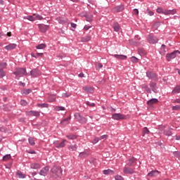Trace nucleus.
<instances>
[{"label": "nucleus", "instance_id": "obj_1", "mask_svg": "<svg viewBox=\"0 0 180 180\" xmlns=\"http://www.w3.org/2000/svg\"><path fill=\"white\" fill-rule=\"evenodd\" d=\"M13 74L15 75L16 79H19V78H20V77H23V75L27 77V71L25 68H17L16 71L13 72Z\"/></svg>", "mask_w": 180, "mask_h": 180}, {"label": "nucleus", "instance_id": "obj_2", "mask_svg": "<svg viewBox=\"0 0 180 180\" xmlns=\"http://www.w3.org/2000/svg\"><path fill=\"white\" fill-rule=\"evenodd\" d=\"M74 117H75V119L82 124H85V123L88 122V120L84 116L81 115V113L79 112H75L74 114Z\"/></svg>", "mask_w": 180, "mask_h": 180}, {"label": "nucleus", "instance_id": "obj_3", "mask_svg": "<svg viewBox=\"0 0 180 180\" xmlns=\"http://www.w3.org/2000/svg\"><path fill=\"white\" fill-rule=\"evenodd\" d=\"M111 118L113 119V120H118V121L126 120L129 119V117H127V115L122 113H114L112 115Z\"/></svg>", "mask_w": 180, "mask_h": 180}, {"label": "nucleus", "instance_id": "obj_4", "mask_svg": "<svg viewBox=\"0 0 180 180\" xmlns=\"http://www.w3.org/2000/svg\"><path fill=\"white\" fill-rule=\"evenodd\" d=\"M146 40L149 44H156L158 43L159 40L158 38L153 34H149L146 38Z\"/></svg>", "mask_w": 180, "mask_h": 180}, {"label": "nucleus", "instance_id": "obj_5", "mask_svg": "<svg viewBox=\"0 0 180 180\" xmlns=\"http://www.w3.org/2000/svg\"><path fill=\"white\" fill-rule=\"evenodd\" d=\"M52 174L56 175V176H61L63 175V169L60 166H53L51 169Z\"/></svg>", "mask_w": 180, "mask_h": 180}, {"label": "nucleus", "instance_id": "obj_6", "mask_svg": "<svg viewBox=\"0 0 180 180\" xmlns=\"http://www.w3.org/2000/svg\"><path fill=\"white\" fill-rule=\"evenodd\" d=\"M178 54H180V51L178 50H176L172 53H167L166 54V60L167 61H171V60H174V58H176V56H178Z\"/></svg>", "mask_w": 180, "mask_h": 180}, {"label": "nucleus", "instance_id": "obj_7", "mask_svg": "<svg viewBox=\"0 0 180 180\" xmlns=\"http://www.w3.org/2000/svg\"><path fill=\"white\" fill-rule=\"evenodd\" d=\"M146 77L149 79H152V81H158V75H157V73H155L153 71H147Z\"/></svg>", "mask_w": 180, "mask_h": 180}, {"label": "nucleus", "instance_id": "obj_8", "mask_svg": "<svg viewBox=\"0 0 180 180\" xmlns=\"http://www.w3.org/2000/svg\"><path fill=\"white\" fill-rule=\"evenodd\" d=\"M123 11H124V4L118 5L112 8V12L113 13H119L120 12H123Z\"/></svg>", "mask_w": 180, "mask_h": 180}, {"label": "nucleus", "instance_id": "obj_9", "mask_svg": "<svg viewBox=\"0 0 180 180\" xmlns=\"http://www.w3.org/2000/svg\"><path fill=\"white\" fill-rule=\"evenodd\" d=\"M30 75L33 78H37V77H40L41 75V72L37 68H34L30 72Z\"/></svg>", "mask_w": 180, "mask_h": 180}, {"label": "nucleus", "instance_id": "obj_10", "mask_svg": "<svg viewBox=\"0 0 180 180\" xmlns=\"http://www.w3.org/2000/svg\"><path fill=\"white\" fill-rule=\"evenodd\" d=\"M49 171H50V167L46 166L39 171V174L41 176H46V175L49 174Z\"/></svg>", "mask_w": 180, "mask_h": 180}, {"label": "nucleus", "instance_id": "obj_11", "mask_svg": "<svg viewBox=\"0 0 180 180\" xmlns=\"http://www.w3.org/2000/svg\"><path fill=\"white\" fill-rule=\"evenodd\" d=\"M27 116H30V117H32V116H34L35 117H40V112L36 111V110H30L26 112Z\"/></svg>", "mask_w": 180, "mask_h": 180}, {"label": "nucleus", "instance_id": "obj_12", "mask_svg": "<svg viewBox=\"0 0 180 180\" xmlns=\"http://www.w3.org/2000/svg\"><path fill=\"white\" fill-rule=\"evenodd\" d=\"M124 174L133 175V174H136V171H134V168L124 167L123 169Z\"/></svg>", "mask_w": 180, "mask_h": 180}, {"label": "nucleus", "instance_id": "obj_13", "mask_svg": "<svg viewBox=\"0 0 180 180\" xmlns=\"http://www.w3.org/2000/svg\"><path fill=\"white\" fill-rule=\"evenodd\" d=\"M65 143H68L67 140L63 139L60 143L55 142V147L56 148H64L65 147Z\"/></svg>", "mask_w": 180, "mask_h": 180}, {"label": "nucleus", "instance_id": "obj_14", "mask_svg": "<svg viewBox=\"0 0 180 180\" xmlns=\"http://www.w3.org/2000/svg\"><path fill=\"white\" fill-rule=\"evenodd\" d=\"M40 32L42 33H46L49 30V25L41 24L38 26Z\"/></svg>", "mask_w": 180, "mask_h": 180}, {"label": "nucleus", "instance_id": "obj_15", "mask_svg": "<svg viewBox=\"0 0 180 180\" xmlns=\"http://www.w3.org/2000/svg\"><path fill=\"white\" fill-rule=\"evenodd\" d=\"M70 120H71V115H70L68 117L65 118L62 121H60V124H62V126H67V124H70Z\"/></svg>", "mask_w": 180, "mask_h": 180}, {"label": "nucleus", "instance_id": "obj_16", "mask_svg": "<svg viewBox=\"0 0 180 180\" xmlns=\"http://www.w3.org/2000/svg\"><path fill=\"white\" fill-rule=\"evenodd\" d=\"M160 175V172L158 170H152L148 173V176L153 178V176H158Z\"/></svg>", "mask_w": 180, "mask_h": 180}, {"label": "nucleus", "instance_id": "obj_17", "mask_svg": "<svg viewBox=\"0 0 180 180\" xmlns=\"http://www.w3.org/2000/svg\"><path fill=\"white\" fill-rule=\"evenodd\" d=\"M56 20H57L60 25H65L67 18H65L64 17H58L56 18Z\"/></svg>", "mask_w": 180, "mask_h": 180}, {"label": "nucleus", "instance_id": "obj_18", "mask_svg": "<svg viewBox=\"0 0 180 180\" xmlns=\"http://www.w3.org/2000/svg\"><path fill=\"white\" fill-rule=\"evenodd\" d=\"M136 161L137 159L134 157H132L128 160L127 165H128V167H133V164H134Z\"/></svg>", "mask_w": 180, "mask_h": 180}, {"label": "nucleus", "instance_id": "obj_19", "mask_svg": "<svg viewBox=\"0 0 180 180\" xmlns=\"http://www.w3.org/2000/svg\"><path fill=\"white\" fill-rule=\"evenodd\" d=\"M146 103L148 106H153L155 103H158V100L157 98H151Z\"/></svg>", "mask_w": 180, "mask_h": 180}, {"label": "nucleus", "instance_id": "obj_20", "mask_svg": "<svg viewBox=\"0 0 180 180\" xmlns=\"http://www.w3.org/2000/svg\"><path fill=\"white\" fill-rule=\"evenodd\" d=\"M112 29L114 32H119L120 30V25L117 22H114L112 24Z\"/></svg>", "mask_w": 180, "mask_h": 180}, {"label": "nucleus", "instance_id": "obj_21", "mask_svg": "<svg viewBox=\"0 0 180 180\" xmlns=\"http://www.w3.org/2000/svg\"><path fill=\"white\" fill-rule=\"evenodd\" d=\"M16 44H10L4 47L7 51H9L11 50H14V49H16Z\"/></svg>", "mask_w": 180, "mask_h": 180}, {"label": "nucleus", "instance_id": "obj_22", "mask_svg": "<svg viewBox=\"0 0 180 180\" xmlns=\"http://www.w3.org/2000/svg\"><path fill=\"white\" fill-rule=\"evenodd\" d=\"M175 13H176V9L165 10V16H168L169 15H175Z\"/></svg>", "mask_w": 180, "mask_h": 180}, {"label": "nucleus", "instance_id": "obj_23", "mask_svg": "<svg viewBox=\"0 0 180 180\" xmlns=\"http://www.w3.org/2000/svg\"><path fill=\"white\" fill-rule=\"evenodd\" d=\"M30 168L32 169H40L41 168V165L39 163H31Z\"/></svg>", "mask_w": 180, "mask_h": 180}, {"label": "nucleus", "instance_id": "obj_24", "mask_svg": "<svg viewBox=\"0 0 180 180\" xmlns=\"http://www.w3.org/2000/svg\"><path fill=\"white\" fill-rule=\"evenodd\" d=\"M180 93V85L176 86L172 91V95H176Z\"/></svg>", "mask_w": 180, "mask_h": 180}, {"label": "nucleus", "instance_id": "obj_25", "mask_svg": "<svg viewBox=\"0 0 180 180\" xmlns=\"http://www.w3.org/2000/svg\"><path fill=\"white\" fill-rule=\"evenodd\" d=\"M113 57H115V58H117V60H127V56L125 55L115 54V55H113Z\"/></svg>", "mask_w": 180, "mask_h": 180}, {"label": "nucleus", "instance_id": "obj_26", "mask_svg": "<svg viewBox=\"0 0 180 180\" xmlns=\"http://www.w3.org/2000/svg\"><path fill=\"white\" fill-rule=\"evenodd\" d=\"M83 91H85L87 94H92L94 92V89L91 86H83Z\"/></svg>", "mask_w": 180, "mask_h": 180}, {"label": "nucleus", "instance_id": "obj_27", "mask_svg": "<svg viewBox=\"0 0 180 180\" xmlns=\"http://www.w3.org/2000/svg\"><path fill=\"white\" fill-rule=\"evenodd\" d=\"M66 137L68 138V140H77V139H78V136L73 134H69L66 135Z\"/></svg>", "mask_w": 180, "mask_h": 180}, {"label": "nucleus", "instance_id": "obj_28", "mask_svg": "<svg viewBox=\"0 0 180 180\" xmlns=\"http://www.w3.org/2000/svg\"><path fill=\"white\" fill-rule=\"evenodd\" d=\"M88 155H89V152L86 150L84 152H80L79 154V157H80V158H86Z\"/></svg>", "mask_w": 180, "mask_h": 180}, {"label": "nucleus", "instance_id": "obj_29", "mask_svg": "<svg viewBox=\"0 0 180 180\" xmlns=\"http://www.w3.org/2000/svg\"><path fill=\"white\" fill-rule=\"evenodd\" d=\"M150 88H152V91L155 92V94H157L156 88H157V83L154 82H150L149 84Z\"/></svg>", "mask_w": 180, "mask_h": 180}, {"label": "nucleus", "instance_id": "obj_30", "mask_svg": "<svg viewBox=\"0 0 180 180\" xmlns=\"http://www.w3.org/2000/svg\"><path fill=\"white\" fill-rule=\"evenodd\" d=\"M84 17L86 18V20L87 22H92V20H94V15L91 13L84 15Z\"/></svg>", "mask_w": 180, "mask_h": 180}, {"label": "nucleus", "instance_id": "obj_31", "mask_svg": "<svg viewBox=\"0 0 180 180\" xmlns=\"http://www.w3.org/2000/svg\"><path fill=\"white\" fill-rule=\"evenodd\" d=\"M129 43L131 46H140V42L139 41H136V39H129Z\"/></svg>", "mask_w": 180, "mask_h": 180}, {"label": "nucleus", "instance_id": "obj_32", "mask_svg": "<svg viewBox=\"0 0 180 180\" xmlns=\"http://www.w3.org/2000/svg\"><path fill=\"white\" fill-rule=\"evenodd\" d=\"M78 148V146H77L76 143L70 145L68 146V150L69 151H77V149Z\"/></svg>", "mask_w": 180, "mask_h": 180}, {"label": "nucleus", "instance_id": "obj_33", "mask_svg": "<svg viewBox=\"0 0 180 180\" xmlns=\"http://www.w3.org/2000/svg\"><path fill=\"white\" fill-rule=\"evenodd\" d=\"M91 36L86 35L81 38V41H82V43H86V41H91Z\"/></svg>", "mask_w": 180, "mask_h": 180}, {"label": "nucleus", "instance_id": "obj_34", "mask_svg": "<svg viewBox=\"0 0 180 180\" xmlns=\"http://www.w3.org/2000/svg\"><path fill=\"white\" fill-rule=\"evenodd\" d=\"M163 134L165 136H172V131H171V128H168L167 129H165L163 131Z\"/></svg>", "mask_w": 180, "mask_h": 180}, {"label": "nucleus", "instance_id": "obj_35", "mask_svg": "<svg viewBox=\"0 0 180 180\" xmlns=\"http://www.w3.org/2000/svg\"><path fill=\"white\" fill-rule=\"evenodd\" d=\"M16 175L20 179H25V178H26V175L25 174H23V172H22L20 171L17 172H16Z\"/></svg>", "mask_w": 180, "mask_h": 180}, {"label": "nucleus", "instance_id": "obj_36", "mask_svg": "<svg viewBox=\"0 0 180 180\" xmlns=\"http://www.w3.org/2000/svg\"><path fill=\"white\" fill-rule=\"evenodd\" d=\"M113 173H114V171L110 169H105L103 171V174L104 175H112Z\"/></svg>", "mask_w": 180, "mask_h": 180}, {"label": "nucleus", "instance_id": "obj_37", "mask_svg": "<svg viewBox=\"0 0 180 180\" xmlns=\"http://www.w3.org/2000/svg\"><path fill=\"white\" fill-rule=\"evenodd\" d=\"M23 19H27V20H30V22H34V20H36V18L33 17V15L24 16Z\"/></svg>", "mask_w": 180, "mask_h": 180}, {"label": "nucleus", "instance_id": "obj_38", "mask_svg": "<svg viewBox=\"0 0 180 180\" xmlns=\"http://www.w3.org/2000/svg\"><path fill=\"white\" fill-rule=\"evenodd\" d=\"M54 110L56 112H60V110H65V107L61 106V105H57L54 108Z\"/></svg>", "mask_w": 180, "mask_h": 180}, {"label": "nucleus", "instance_id": "obj_39", "mask_svg": "<svg viewBox=\"0 0 180 180\" xmlns=\"http://www.w3.org/2000/svg\"><path fill=\"white\" fill-rule=\"evenodd\" d=\"M56 96H53V95H49L48 96V102H49L50 103H53V102H56Z\"/></svg>", "mask_w": 180, "mask_h": 180}, {"label": "nucleus", "instance_id": "obj_40", "mask_svg": "<svg viewBox=\"0 0 180 180\" xmlns=\"http://www.w3.org/2000/svg\"><path fill=\"white\" fill-rule=\"evenodd\" d=\"M46 47H47V46L45 44H40L37 45L35 49H37V50H43L44 49H46Z\"/></svg>", "mask_w": 180, "mask_h": 180}, {"label": "nucleus", "instance_id": "obj_41", "mask_svg": "<svg viewBox=\"0 0 180 180\" xmlns=\"http://www.w3.org/2000/svg\"><path fill=\"white\" fill-rule=\"evenodd\" d=\"M37 106L38 108H41V109H43L44 108H49V104L46 103H37Z\"/></svg>", "mask_w": 180, "mask_h": 180}, {"label": "nucleus", "instance_id": "obj_42", "mask_svg": "<svg viewBox=\"0 0 180 180\" xmlns=\"http://www.w3.org/2000/svg\"><path fill=\"white\" fill-rule=\"evenodd\" d=\"M156 12H157V13H162V15H165V10L164 8H162V7H158L156 9Z\"/></svg>", "mask_w": 180, "mask_h": 180}, {"label": "nucleus", "instance_id": "obj_43", "mask_svg": "<svg viewBox=\"0 0 180 180\" xmlns=\"http://www.w3.org/2000/svg\"><path fill=\"white\" fill-rule=\"evenodd\" d=\"M28 143L30 144V146H34L36 144V142H34V138L30 137L28 139Z\"/></svg>", "mask_w": 180, "mask_h": 180}, {"label": "nucleus", "instance_id": "obj_44", "mask_svg": "<svg viewBox=\"0 0 180 180\" xmlns=\"http://www.w3.org/2000/svg\"><path fill=\"white\" fill-rule=\"evenodd\" d=\"M143 88L144 90L146 91V92H147L148 94H151V89H150V87H148V85H147V84H143Z\"/></svg>", "mask_w": 180, "mask_h": 180}, {"label": "nucleus", "instance_id": "obj_45", "mask_svg": "<svg viewBox=\"0 0 180 180\" xmlns=\"http://www.w3.org/2000/svg\"><path fill=\"white\" fill-rule=\"evenodd\" d=\"M138 53L141 56H146V50H144V49H142V48L138 49Z\"/></svg>", "mask_w": 180, "mask_h": 180}, {"label": "nucleus", "instance_id": "obj_46", "mask_svg": "<svg viewBox=\"0 0 180 180\" xmlns=\"http://www.w3.org/2000/svg\"><path fill=\"white\" fill-rule=\"evenodd\" d=\"M146 134H150V130H148V128L147 127H144L143 129V137H144V136H146Z\"/></svg>", "mask_w": 180, "mask_h": 180}, {"label": "nucleus", "instance_id": "obj_47", "mask_svg": "<svg viewBox=\"0 0 180 180\" xmlns=\"http://www.w3.org/2000/svg\"><path fill=\"white\" fill-rule=\"evenodd\" d=\"M7 66H8V63H6V62H4V63L1 62L0 63L1 70H4V68H6Z\"/></svg>", "mask_w": 180, "mask_h": 180}, {"label": "nucleus", "instance_id": "obj_48", "mask_svg": "<svg viewBox=\"0 0 180 180\" xmlns=\"http://www.w3.org/2000/svg\"><path fill=\"white\" fill-rule=\"evenodd\" d=\"M11 154H7L3 157V161H8V160H11Z\"/></svg>", "mask_w": 180, "mask_h": 180}, {"label": "nucleus", "instance_id": "obj_49", "mask_svg": "<svg viewBox=\"0 0 180 180\" xmlns=\"http://www.w3.org/2000/svg\"><path fill=\"white\" fill-rule=\"evenodd\" d=\"M34 16H35V20H43V16L39 14H34Z\"/></svg>", "mask_w": 180, "mask_h": 180}, {"label": "nucleus", "instance_id": "obj_50", "mask_svg": "<svg viewBox=\"0 0 180 180\" xmlns=\"http://www.w3.org/2000/svg\"><path fill=\"white\" fill-rule=\"evenodd\" d=\"M6 72L4 71V69H0V78H4V77H6Z\"/></svg>", "mask_w": 180, "mask_h": 180}, {"label": "nucleus", "instance_id": "obj_51", "mask_svg": "<svg viewBox=\"0 0 180 180\" xmlns=\"http://www.w3.org/2000/svg\"><path fill=\"white\" fill-rule=\"evenodd\" d=\"M166 47L167 46H165V44H162L160 50H161V52L162 53V54H165V53H166V51H165Z\"/></svg>", "mask_w": 180, "mask_h": 180}, {"label": "nucleus", "instance_id": "obj_52", "mask_svg": "<svg viewBox=\"0 0 180 180\" xmlns=\"http://www.w3.org/2000/svg\"><path fill=\"white\" fill-rule=\"evenodd\" d=\"M172 110H180V105H176L172 106Z\"/></svg>", "mask_w": 180, "mask_h": 180}, {"label": "nucleus", "instance_id": "obj_53", "mask_svg": "<svg viewBox=\"0 0 180 180\" xmlns=\"http://www.w3.org/2000/svg\"><path fill=\"white\" fill-rule=\"evenodd\" d=\"M23 94H25V95H29V94H32V89H26L24 90Z\"/></svg>", "mask_w": 180, "mask_h": 180}, {"label": "nucleus", "instance_id": "obj_54", "mask_svg": "<svg viewBox=\"0 0 180 180\" xmlns=\"http://www.w3.org/2000/svg\"><path fill=\"white\" fill-rule=\"evenodd\" d=\"M70 96H71V94L70 93H63L62 94V98H70Z\"/></svg>", "mask_w": 180, "mask_h": 180}, {"label": "nucleus", "instance_id": "obj_55", "mask_svg": "<svg viewBox=\"0 0 180 180\" xmlns=\"http://www.w3.org/2000/svg\"><path fill=\"white\" fill-rule=\"evenodd\" d=\"M131 63H139V58H137L136 56H132L131 58Z\"/></svg>", "mask_w": 180, "mask_h": 180}, {"label": "nucleus", "instance_id": "obj_56", "mask_svg": "<svg viewBox=\"0 0 180 180\" xmlns=\"http://www.w3.org/2000/svg\"><path fill=\"white\" fill-rule=\"evenodd\" d=\"M85 103L87 105V106H90V108H94V106L96 105L94 103H91L89 101H86Z\"/></svg>", "mask_w": 180, "mask_h": 180}, {"label": "nucleus", "instance_id": "obj_57", "mask_svg": "<svg viewBox=\"0 0 180 180\" xmlns=\"http://www.w3.org/2000/svg\"><path fill=\"white\" fill-rule=\"evenodd\" d=\"M103 67V65L101 63H98L96 65V70H101Z\"/></svg>", "mask_w": 180, "mask_h": 180}, {"label": "nucleus", "instance_id": "obj_58", "mask_svg": "<svg viewBox=\"0 0 180 180\" xmlns=\"http://www.w3.org/2000/svg\"><path fill=\"white\" fill-rule=\"evenodd\" d=\"M20 105L22 106H27V101H26L25 100H21L20 101Z\"/></svg>", "mask_w": 180, "mask_h": 180}, {"label": "nucleus", "instance_id": "obj_59", "mask_svg": "<svg viewBox=\"0 0 180 180\" xmlns=\"http://www.w3.org/2000/svg\"><path fill=\"white\" fill-rule=\"evenodd\" d=\"M115 180H124V178L120 175H117L115 176Z\"/></svg>", "mask_w": 180, "mask_h": 180}, {"label": "nucleus", "instance_id": "obj_60", "mask_svg": "<svg viewBox=\"0 0 180 180\" xmlns=\"http://www.w3.org/2000/svg\"><path fill=\"white\" fill-rule=\"evenodd\" d=\"M26 153H27L28 154H36V151L32 149L27 150Z\"/></svg>", "mask_w": 180, "mask_h": 180}, {"label": "nucleus", "instance_id": "obj_61", "mask_svg": "<svg viewBox=\"0 0 180 180\" xmlns=\"http://www.w3.org/2000/svg\"><path fill=\"white\" fill-rule=\"evenodd\" d=\"M101 141L100 138H95L94 141H92L93 144H96L98 142Z\"/></svg>", "mask_w": 180, "mask_h": 180}, {"label": "nucleus", "instance_id": "obj_62", "mask_svg": "<svg viewBox=\"0 0 180 180\" xmlns=\"http://www.w3.org/2000/svg\"><path fill=\"white\" fill-rule=\"evenodd\" d=\"M174 155L177 158H180V152L179 151H174Z\"/></svg>", "mask_w": 180, "mask_h": 180}, {"label": "nucleus", "instance_id": "obj_63", "mask_svg": "<svg viewBox=\"0 0 180 180\" xmlns=\"http://www.w3.org/2000/svg\"><path fill=\"white\" fill-rule=\"evenodd\" d=\"M91 26H90V25H85V26L84 27L83 30H84L85 32H86L87 30H89V29H91Z\"/></svg>", "mask_w": 180, "mask_h": 180}, {"label": "nucleus", "instance_id": "obj_64", "mask_svg": "<svg viewBox=\"0 0 180 180\" xmlns=\"http://www.w3.org/2000/svg\"><path fill=\"white\" fill-rule=\"evenodd\" d=\"M173 103H180V98L174 100Z\"/></svg>", "mask_w": 180, "mask_h": 180}]
</instances>
